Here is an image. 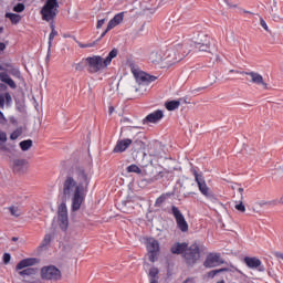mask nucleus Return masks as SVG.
<instances>
[{
    "instance_id": "nucleus-1",
    "label": "nucleus",
    "mask_w": 283,
    "mask_h": 283,
    "mask_svg": "<svg viewBox=\"0 0 283 283\" xmlns=\"http://www.w3.org/2000/svg\"><path fill=\"white\" fill-rule=\"evenodd\" d=\"M75 175L77 186L72 197L71 216L81 210V206L85 202V197L87 196V189H90V182H92V177L83 166H75Z\"/></svg>"
},
{
    "instance_id": "nucleus-2",
    "label": "nucleus",
    "mask_w": 283,
    "mask_h": 283,
    "mask_svg": "<svg viewBox=\"0 0 283 283\" xmlns=\"http://www.w3.org/2000/svg\"><path fill=\"white\" fill-rule=\"evenodd\" d=\"M118 56V49L114 48L109 51L106 57L101 55H93L87 57L88 74H98L102 70H105L112 65V61Z\"/></svg>"
},
{
    "instance_id": "nucleus-3",
    "label": "nucleus",
    "mask_w": 283,
    "mask_h": 283,
    "mask_svg": "<svg viewBox=\"0 0 283 283\" xmlns=\"http://www.w3.org/2000/svg\"><path fill=\"white\" fill-rule=\"evenodd\" d=\"M8 87L17 90V82L8 73H0V109L12 107V94L8 92Z\"/></svg>"
},
{
    "instance_id": "nucleus-4",
    "label": "nucleus",
    "mask_w": 283,
    "mask_h": 283,
    "mask_svg": "<svg viewBox=\"0 0 283 283\" xmlns=\"http://www.w3.org/2000/svg\"><path fill=\"white\" fill-rule=\"evenodd\" d=\"M190 174L195 176V182H197L201 196H205V198L210 200V202H218V195H216L213 190L207 186L205 175L202 171H200V168H198V166H193V164H190Z\"/></svg>"
},
{
    "instance_id": "nucleus-5",
    "label": "nucleus",
    "mask_w": 283,
    "mask_h": 283,
    "mask_svg": "<svg viewBox=\"0 0 283 283\" xmlns=\"http://www.w3.org/2000/svg\"><path fill=\"white\" fill-rule=\"evenodd\" d=\"M187 50V45L185 44H176L171 49H168L166 52V57L164 61L167 65H176V63H180L185 57L188 56L189 52Z\"/></svg>"
},
{
    "instance_id": "nucleus-6",
    "label": "nucleus",
    "mask_w": 283,
    "mask_h": 283,
    "mask_svg": "<svg viewBox=\"0 0 283 283\" xmlns=\"http://www.w3.org/2000/svg\"><path fill=\"white\" fill-rule=\"evenodd\" d=\"M202 258V250L200 249V244L197 242L188 245L185 254H184V262L189 269H193L200 259Z\"/></svg>"
},
{
    "instance_id": "nucleus-7",
    "label": "nucleus",
    "mask_w": 283,
    "mask_h": 283,
    "mask_svg": "<svg viewBox=\"0 0 283 283\" xmlns=\"http://www.w3.org/2000/svg\"><path fill=\"white\" fill-rule=\"evenodd\" d=\"M42 21H54L59 14V0H45L44 6L40 10Z\"/></svg>"
},
{
    "instance_id": "nucleus-8",
    "label": "nucleus",
    "mask_w": 283,
    "mask_h": 283,
    "mask_svg": "<svg viewBox=\"0 0 283 283\" xmlns=\"http://www.w3.org/2000/svg\"><path fill=\"white\" fill-rule=\"evenodd\" d=\"M161 211L165 213H170V216H174L177 228L181 231V233H187L189 231V223L187 222V219H185V214H182V211H180V208L176 206H171L169 208H161Z\"/></svg>"
},
{
    "instance_id": "nucleus-9",
    "label": "nucleus",
    "mask_w": 283,
    "mask_h": 283,
    "mask_svg": "<svg viewBox=\"0 0 283 283\" xmlns=\"http://www.w3.org/2000/svg\"><path fill=\"white\" fill-rule=\"evenodd\" d=\"M191 48H195L196 52H211V36L205 32H199L197 36L191 39Z\"/></svg>"
},
{
    "instance_id": "nucleus-10",
    "label": "nucleus",
    "mask_w": 283,
    "mask_h": 283,
    "mask_svg": "<svg viewBox=\"0 0 283 283\" xmlns=\"http://www.w3.org/2000/svg\"><path fill=\"white\" fill-rule=\"evenodd\" d=\"M41 280L59 282L63 279L61 270L56 265H44L40 270Z\"/></svg>"
},
{
    "instance_id": "nucleus-11",
    "label": "nucleus",
    "mask_w": 283,
    "mask_h": 283,
    "mask_svg": "<svg viewBox=\"0 0 283 283\" xmlns=\"http://www.w3.org/2000/svg\"><path fill=\"white\" fill-rule=\"evenodd\" d=\"M144 240L149 262H157L158 255L160 254V242L154 237H144Z\"/></svg>"
},
{
    "instance_id": "nucleus-12",
    "label": "nucleus",
    "mask_w": 283,
    "mask_h": 283,
    "mask_svg": "<svg viewBox=\"0 0 283 283\" xmlns=\"http://www.w3.org/2000/svg\"><path fill=\"white\" fill-rule=\"evenodd\" d=\"M147 147L148 155L153 158H156L157 160H160V158H165V160H174V158L171 157H165L167 153H165V145L163 144V142L155 139L153 142H149Z\"/></svg>"
},
{
    "instance_id": "nucleus-13",
    "label": "nucleus",
    "mask_w": 283,
    "mask_h": 283,
    "mask_svg": "<svg viewBox=\"0 0 283 283\" xmlns=\"http://www.w3.org/2000/svg\"><path fill=\"white\" fill-rule=\"evenodd\" d=\"M0 74H7V76H14V78H18L22 85H27L25 77L21 74V70L19 67H14V64L4 62L0 65Z\"/></svg>"
},
{
    "instance_id": "nucleus-14",
    "label": "nucleus",
    "mask_w": 283,
    "mask_h": 283,
    "mask_svg": "<svg viewBox=\"0 0 283 283\" xmlns=\"http://www.w3.org/2000/svg\"><path fill=\"white\" fill-rule=\"evenodd\" d=\"M130 146L132 157L136 163H140V160H143L145 156H147V154L145 153V147H147V145L142 139L134 138Z\"/></svg>"
},
{
    "instance_id": "nucleus-15",
    "label": "nucleus",
    "mask_w": 283,
    "mask_h": 283,
    "mask_svg": "<svg viewBox=\"0 0 283 283\" xmlns=\"http://www.w3.org/2000/svg\"><path fill=\"white\" fill-rule=\"evenodd\" d=\"M17 273L22 277V282L24 283H41V279L38 277L39 268H27L17 271Z\"/></svg>"
},
{
    "instance_id": "nucleus-16",
    "label": "nucleus",
    "mask_w": 283,
    "mask_h": 283,
    "mask_svg": "<svg viewBox=\"0 0 283 283\" xmlns=\"http://www.w3.org/2000/svg\"><path fill=\"white\" fill-rule=\"evenodd\" d=\"M57 222L61 231H67L70 227V217L67 216V205L62 201L57 207Z\"/></svg>"
},
{
    "instance_id": "nucleus-17",
    "label": "nucleus",
    "mask_w": 283,
    "mask_h": 283,
    "mask_svg": "<svg viewBox=\"0 0 283 283\" xmlns=\"http://www.w3.org/2000/svg\"><path fill=\"white\" fill-rule=\"evenodd\" d=\"M222 264H224V259L219 252L208 253L203 261L205 269H216V266H222Z\"/></svg>"
},
{
    "instance_id": "nucleus-18",
    "label": "nucleus",
    "mask_w": 283,
    "mask_h": 283,
    "mask_svg": "<svg viewBox=\"0 0 283 283\" xmlns=\"http://www.w3.org/2000/svg\"><path fill=\"white\" fill-rule=\"evenodd\" d=\"M133 74L135 76L136 83L139 85H149V83H154V81L158 80L156 75H151L145 71L133 70Z\"/></svg>"
},
{
    "instance_id": "nucleus-19",
    "label": "nucleus",
    "mask_w": 283,
    "mask_h": 283,
    "mask_svg": "<svg viewBox=\"0 0 283 283\" xmlns=\"http://www.w3.org/2000/svg\"><path fill=\"white\" fill-rule=\"evenodd\" d=\"M243 263L245 266H248V269L259 271V273H264V271H266V268L262 264V261L256 256H244Z\"/></svg>"
},
{
    "instance_id": "nucleus-20",
    "label": "nucleus",
    "mask_w": 283,
    "mask_h": 283,
    "mask_svg": "<svg viewBox=\"0 0 283 283\" xmlns=\"http://www.w3.org/2000/svg\"><path fill=\"white\" fill-rule=\"evenodd\" d=\"M156 167H154L153 165L150 166H145V168L143 169L142 176H146L147 179H142L140 180V185H143V187H147V185H151V180H154V178H156Z\"/></svg>"
},
{
    "instance_id": "nucleus-21",
    "label": "nucleus",
    "mask_w": 283,
    "mask_h": 283,
    "mask_svg": "<svg viewBox=\"0 0 283 283\" xmlns=\"http://www.w3.org/2000/svg\"><path fill=\"white\" fill-rule=\"evenodd\" d=\"M76 187H78V182L72 175H67L63 184V196H72V192L76 191Z\"/></svg>"
},
{
    "instance_id": "nucleus-22",
    "label": "nucleus",
    "mask_w": 283,
    "mask_h": 283,
    "mask_svg": "<svg viewBox=\"0 0 283 283\" xmlns=\"http://www.w3.org/2000/svg\"><path fill=\"white\" fill-rule=\"evenodd\" d=\"M165 118V112L163 109H157L153 113H149L144 119L143 125H149V123H153V125H156V123H160Z\"/></svg>"
},
{
    "instance_id": "nucleus-23",
    "label": "nucleus",
    "mask_w": 283,
    "mask_h": 283,
    "mask_svg": "<svg viewBox=\"0 0 283 283\" xmlns=\"http://www.w3.org/2000/svg\"><path fill=\"white\" fill-rule=\"evenodd\" d=\"M40 263H41V259L39 258H25L17 263L15 271H23L25 269H30V266H34L35 264H40Z\"/></svg>"
},
{
    "instance_id": "nucleus-24",
    "label": "nucleus",
    "mask_w": 283,
    "mask_h": 283,
    "mask_svg": "<svg viewBox=\"0 0 283 283\" xmlns=\"http://www.w3.org/2000/svg\"><path fill=\"white\" fill-rule=\"evenodd\" d=\"M12 169L13 174L23 176V174L28 172V159H14Z\"/></svg>"
},
{
    "instance_id": "nucleus-25",
    "label": "nucleus",
    "mask_w": 283,
    "mask_h": 283,
    "mask_svg": "<svg viewBox=\"0 0 283 283\" xmlns=\"http://www.w3.org/2000/svg\"><path fill=\"white\" fill-rule=\"evenodd\" d=\"M132 143H134V139L130 138L118 139L113 149V154H123L124 151H127V149L132 147Z\"/></svg>"
},
{
    "instance_id": "nucleus-26",
    "label": "nucleus",
    "mask_w": 283,
    "mask_h": 283,
    "mask_svg": "<svg viewBox=\"0 0 283 283\" xmlns=\"http://www.w3.org/2000/svg\"><path fill=\"white\" fill-rule=\"evenodd\" d=\"M241 74H245V76H251L252 83H254L255 85H262L263 90H269V84L264 82V77L260 75V73L243 71L241 72Z\"/></svg>"
},
{
    "instance_id": "nucleus-27",
    "label": "nucleus",
    "mask_w": 283,
    "mask_h": 283,
    "mask_svg": "<svg viewBox=\"0 0 283 283\" xmlns=\"http://www.w3.org/2000/svg\"><path fill=\"white\" fill-rule=\"evenodd\" d=\"M188 247L189 243L187 242H175L170 248V253L172 255H181L185 258V253L187 252Z\"/></svg>"
},
{
    "instance_id": "nucleus-28",
    "label": "nucleus",
    "mask_w": 283,
    "mask_h": 283,
    "mask_svg": "<svg viewBox=\"0 0 283 283\" xmlns=\"http://www.w3.org/2000/svg\"><path fill=\"white\" fill-rule=\"evenodd\" d=\"M177 189H178L177 187H174L172 191L161 193L156 199L154 207H158V208L163 209V205H165V202H167V200H169V198H171L172 196H176Z\"/></svg>"
},
{
    "instance_id": "nucleus-29",
    "label": "nucleus",
    "mask_w": 283,
    "mask_h": 283,
    "mask_svg": "<svg viewBox=\"0 0 283 283\" xmlns=\"http://www.w3.org/2000/svg\"><path fill=\"white\" fill-rule=\"evenodd\" d=\"M125 19V12L116 13L108 22V30H114L116 25H120Z\"/></svg>"
},
{
    "instance_id": "nucleus-30",
    "label": "nucleus",
    "mask_w": 283,
    "mask_h": 283,
    "mask_svg": "<svg viewBox=\"0 0 283 283\" xmlns=\"http://www.w3.org/2000/svg\"><path fill=\"white\" fill-rule=\"evenodd\" d=\"M182 103V98L179 99H168L165 102L164 106L168 112H176L180 104Z\"/></svg>"
},
{
    "instance_id": "nucleus-31",
    "label": "nucleus",
    "mask_w": 283,
    "mask_h": 283,
    "mask_svg": "<svg viewBox=\"0 0 283 283\" xmlns=\"http://www.w3.org/2000/svg\"><path fill=\"white\" fill-rule=\"evenodd\" d=\"M6 143H8V134L3 130H0V151L12 154V150L6 146Z\"/></svg>"
},
{
    "instance_id": "nucleus-32",
    "label": "nucleus",
    "mask_w": 283,
    "mask_h": 283,
    "mask_svg": "<svg viewBox=\"0 0 283 283\" xmlns=\"http://www.w3.org/2000/svg\"><path fill=\"white\" fill-rule=\"evenodd\" d=\"M4 17L9 19L11 25H19V23H21V20L23 19L21 14L12 12H6Z\"/></svg>"
},
{
    "instance_id": "nucleus-33",
    "label": "nucleus",
    "mask_w": 283,
    "mask_h": 283,
    "mask_svg": "<svg viewBox=\"0 0 283 283\" xmlns=\"http://www.w3.org/2000/svg\"><path fill=\"white\" fill-rule=\"evenodd\" d=\"M171 169L175 170V167L166 166L163 171L155 172V178L150 179V182H156L157 180H161V178H165V174H171Z\"/></svg>"
},
{
    "instance_id": "nucleus-34",
    "label": "nucleus",
    "mask_w": 283,
    "mask_h": 283,
    "mask_svg": "<svg viewBox=\"0 0 283 283\" xmlns=\"http://www.w3.org/2000/svg\"><path fill=\"white\" fill-rule=\"evenodd\" d=\"M229 271H231V269H229V268L214 269V270L207 272L206 277H208L209 280H213V277H216V275H220V273H229Z\"/></svg>"
},
{
    "instance_id": "nucleus-35",
    "label": "nucleus",
    "mask_w": 283,
    "mask_h": 283,
    "mask_svg": "<svg viewBox=\"0 0 283 283\" xmlns=\"http://www.w3.org/2000/svg\"><path fill=\"white\" fill-rule=\"evenodd\" d=\"M90 72V64L87 62V57H83L78 63L75 64L76 72Z\"/></svg>"
},
{
    "instance_id": "nucleus-36",
    "label": "nucleus",
    "mask_w": 283,
    "mask_h": 283,
    "mask_svg": "<svg viewBox=\"0 0 283 283\" xmlns=\"http://www.w3.org/2000/svg\"><path fill=\"white\" fill-rule=\"evenodd\" d=\"M149 61L153 65H160L163 61V53H158V51H153L149 55Z\"/></svg>"
},
{
    "instance_id": "nucleus-37",
    "label": "nucleus",
    "mask_w": 283,
    "mask_h": 283,
    "mask_svg": "<svg viewBox=\"0 0 283 283\" xmlns=\"http://www.w3.org/2000/svg\"><path fill=\"white\" fill-rule=\"evenodd\" d=\"M277 205H283V197H281L280 199H274L271 201H260L259 206L260 207H277Z\"/></svg>"
},
{
    "instance_id": "nucleus-38",
    "label": "nucleus",
    "mask_w": 283,
    "mask_h": 283,
    "mask_svg": "<svg viewBox=\"0 0 283 283\" xmlns=\"http://www.w3.org/2000/svg\"><path fill=\"white\" fill-rule=\"evenodd\" d=\"M33 145H34V142H32V139H24L19 143V147L21 151H30Z\"/></svg>"
},
{
    "instance_id": "nucleus-39",
    "label": "nucleus",
    "mask_w": 283,
    "mask_h": 283,
    "mask_svg": "<svg viewBox=\"0 0 283 283\" xmlns=\"http://www.w3.org/2000/svg\"><path fill=\"white\" fill-rule=\"evenodd\" d=\"M126 174H137V176H143V169L136 164H132L126 167Z\"/></svg>"
},
{
    "instance_id": "nucleus-40",
    "label": "nucleus",
    "mask_w": 283,
    "mask_h": 283,
    "mask_svg": "<svg viewBox=\"0 0 283 283\" xmlns=\"http://www.w3.org/2000/svg\"><path fill=\"white\" fill-rule=\"evenodd\" d=\"M14 101L17 112H19L20 114H25V102H21V99H19L18 97H14Z\"/></svg>"
},
{
    "instance_id": "nucleus-41",
    "label": "nucleus",
    "mask_w": 283,
    "mask_h": 283,
    "mask_svg": "<svg viewBox=\"0 0 283 283\" xmlns=\"http://www.w3.org/2000/svg\"><path fill=\"white\" fill-rule=\"evenodd\" d=\"M52 238H54V235L52 233L45 234L39 249H45V247H48V244H50V242H52Z\"/></svg>"
},
{
    "instance_id": "nucleus-42",
    "label": "nucleus",
    "mask_w": 283,
    "mask_h": 283,
    "mask_svg": "<svg viewBox=\"0 0 283 283\" xmlns=\"http://www.w3.org/2000/svg\"><path fill=\"white\" fill-rule=\"evenodd\" d=\"M23 134V127L19 126L17 129H14L11 134H10V140H17V138H19V136H21Z\"/></svg>"
},
{
    "instance_id": "nucleus-43",
    "label": "nucleus",
    "mask_w": 283,
    "mask_h": 283,
    "mask_svg": "<svg viewBox=\"0 0 283 283\" xmlns=\"http://www.w3.org/2000/svg\"><path fill=\"white\" fill-rule=\"evenodd\" d=\"M12 10L17 13V14H21V12L25 11V3L23 2H18L15 6H13Z\"/></svg>"
},
{
    "instance_id": "nucleus-44",
    "label": "nucleus",
    "mask_w": 283,
    "mask_h": 283,
    "mask_svg": "<svg viewBox=\"0 0 283 283\" xmlns=\"http://www.w3.org/2000/svg\"><path fill=\"white\" fill-rule=\"evenodd\" d=\"M160 273V270H158V268L153 266L149 270L148 276L150 277V280H158V274Z\"/></svg>"
},
{
    "instance_id": "nucleus-45",
    "label": "nucleus",
    "mask_w": 283,
    "mask_h": 283,
    "mask_svg": "<svg viewBox=\"0 0 283 283\" xmlns=\"http://www.w3.org/2000/svg\"><path fill=\"white\" fill-rule=\"evenodd\" d=\"M54 36H59V31L53 30L49 34V48H52V41H54Z\"/></svg>"
},
{
    "instance_id": "nucleus-46",
    "label": "nucleus",
    "mask_w": 283,
    "mask_h": 283,
    "mask_svg": "<svg viewBox=\"0 0 283 283\" xmlns=\"http://www.w3.org/2000/svg\"><path fill=\"white\" fill-rule=\"evenodd\" d=\"M234 208L237 209V211H240V213H244V211H247V206H244V202L242 201L237 203Z\"/></svg>"
},
{
    "instance_id": "nucleus-47",
    "label": "nucleus",
    "mask_w": 283,
    "mask_h": 283,
    "mask_svg": "<svg viewBox=\"0 0 283 283\" xmlns=\"http://www.w3.org/2000/svg\"><path fill=\"white\" fill-rule=\"evenodd\" d=\"M10 260H12V255L8 252H4V254L2 256L3 264H10Z\"/></svg>"
},
{
    "instance_id": "nucleus-48",
    "label": "nucleus",
    "mask_w": 283,
    "mask_h": 283,
    "mask_svg": "<svg viewBox=\"0 0 283 283\" xmlns=\"http://www.w3.org/2000/svg\"><path fill=\"white\" fill-rule=\"evenodd\" d=\"M76 43H77L78 48H82V49L94 48V45H96V42H91V43L83 44L80 41H76Z\"/></svg>"
},
{
    "instance_id": "nucleus-49",
    "label": "nucleus",
    "mask_w": 283,
    "mask_h": 283,
    "mask_svg": "<svg viewBox=\"0 0 283 283\" xmlns=\"http://www.w3.org/2000/svg\"><path fill=\"white\" fill-rule=\"evenodd\" d=\"M112 29H109V24H107L105 31L101 34V36L97 40L94 41V43L95 44L98 43L107 34V32H109Z\"/></svg>"
},
{
    "instance_id": "nucleus-50",
    "label": "nucleus",
    "mask_w": 283,
    "mask_h": 283,
    "mask_svg": "<svg viewBox=\"0 0 283 283\" xmlns=\"http://www.w3.org/2000/svg\"><path fill=\"white\" fill-rule=\"evenodd\" d=\"M0 125H8V118L6 115L0 111Z\"/></svg>"
},
{
    "instance_id": "nucleus-51",
    "label": "nucleus",
    "mask_w": 283,
    "mask_h": 283,
    "mask_svg": "<svg viewBox=\"0 0 283 283\" xmlns=\"http://www.w3.org/2000/svg\"><path fill=\"white\" fill-rule=\"evenodd\" d=\"M260 24L265 30V32H271V30H269V25L266 24V21H264L262 18L260 19Z\"/></svg>"
},
{
    "instance_id": "nucleus-52",
    "label": "nucleus",
    "mask_w": 283,
    "mask_h": 283,
    "mask_svg": "<svg viewBox=\"0 0 283 283\" xmlns=\"http://www.w3.org/2000/svg\"><path fill=\"white\" fill-rule=\"evenodd\" d=\"M103 25H105V18L97 20L96 29L101 30Z\"/></svg>"
},
{
    "instance_id": "nucleus-53",
    "label": "nucleus",
    "mask_w": 283,
    "mask_h": 283,
    "mask_svg": "<svg viewBox=\"0 0 283 283\" xmlns=\"http://www.w3.org/2000/svg\"><path fill=\"white\" fill-rule=\"evenodd\" d=\"M9 211H10L11 216H14L15 218H19V214L17 213L18 208L12 206V207L9 208Z\"/></svg>"
},
{
    "instance_id": "nucleus-54",
    "label": "nucleus",
    "mask_w": 283,
    "mask_h": 283,
    "mask_svg": "<svg viewBox=\"0 0 283 283\" xmlns=\"http://www.w3.org/2000/svg\"><path fill=\"white\" fill-rule=\"evenodd\" d=\"M9 122L11 123V125H13L14 127H17L19 125V122L17 120L15 116H10L9 117Z\"/></svg>"
},
{
    "instance_id": "nucleus-55",
    "label": "nucleus",
    "mask_w": 283,
    "mask_h": 283,
    "mask_svg": "<svg viewBox=\"0 0 283 283\" xmlns=\"http://www.w3.org/2000/svg\"><path fill=\"white\" fill-rule=\"evenodd\" d=\"M268 275L273 280H277V274H275V271H273V269L268 270Z\"/></svg>"
},
{
    "instance_id": "nucleus-56",
    "label": "nucleus",
    "mask_w": 283,
    "mask_h": 283,
    "mask_svg": "<svg viewBox=\"0 0 283 283\" xmlns=\"http://www.w3.org/2000/svg\"><path fill=\"white\" fill-rule=\"evenodd\" d=\"M6 48H8V41L0 42V52H6Z\"/></svg>"
},
{
    "instance_id": "nucleus-57",
    "label": "nucleus",
    "mask_w": 283,
    "mask_h": 283,
    "mask_svg": "<svg viewBox=\"0 0 283 283\" xmlns=\"http://www.w3.org/2000/svg\"><path fill=\"white\" fill-rule=\"evenodd\" d=\"M129 202H134V200H132V197H130V196H128V197L126 198V200L122 201V205H123L124 207H127V203H129Z\"/></svg>"
},
{
    "instance_id": "nucleus-58",
    "label": "nucleus",
    "mask_w": 283,
    "mask_h": 283,
    "mask_svg": "<svg viewBox=\"0 0 283 283\" xmlns=\"http://www.w3.org/2000/svg\"><path fill=\"white\" fill-rule=\"evenodd\" d=\"M50 56H52V48L49 46L45 61H50Z\"/></svg>"
},
{
    "instance_id": "nucleus-59",
    "label": "nucleus",
    "mask_w": 283,
    "mask_h": 283,
    "mask_svg": "<svg viewBox=\"0 0 283 283\" xmlns=\"http://www.w3.org/2000/svg\"><path fill=\"white\" fill-rule=\"evenodd\" d=\"M49 23H50L51 32H53V30H56V25L54 24V20L49 21Z\"/></svg>"
},
{
    "instance_id": "nucleus-60",
    "label": "nucleus",
    "mask_w": 283,
    "mask_h": 283,
    "mask_svg": "<svg viewBox=\"0 0 283 283\" xmlns=\"http://www.w3.org/2000/svg\"><path fill=\"white\" fill-rule=\"evenodd\" d=\"M242 72H244V71H238V70H230L229 71L230 74H242Z\"/></svg>"
},
{
    "instance_id": "nucleus-61",
    "label": "nucleus",
    "mask_w": 283,
    "mask_h": 283,
    "mask_svg": "<svg viewBox=\"0 0 283 283\" xmlns=\"http://www.w3.org/2000/svg\"><path fill=\"white\" fill-rule=\"evenodd\" d=\"M274 255L276 258H280L281 260H283V253L282 252H274Z\"/></svg>"
},
{
    "instance_id": "nucleus-62",
    "label": "nucleus",
    "mask_w": 283,
    "mask_h": 283,
    "mask_svg": "<svg viewBox=\"0 0 283 283\" xmlns=\"http://www.w3.org/2000/svg\"><path fill=\"white\" fill-rule=\"evenodd\" d=\"M189 196H196V192L184 193V198H189Z\"/></svg>"
},
{
    "instance_id": "nucleus-63",
    "label": "nucleus",
    "mask_w": 283,
    "mask_h": 283,
    "mask_svg": "<svg viewBox=\"0 0 283 283\" xmlns=\"http://www.w3.org/2000/svg\"><path fill=\"white\" fill-rule=\"evenodd\" d=\"M114 106H109L108 107V114H109V116H112V114H114Z\"/></svg>"
},
{
    "instance_id": "nucleus-64",
    "label": "nucleus",
    "mask_w": 283,
    "mask_h": 283,
    "mask_svg": "<svg viewBox=\"0 0 283 283\" xmlns=\"http://www.w3.org/2000/svg\"><path fill=\"white\" fill-rule=\"evenodd\" d=\"M149 283H158V279H150Z\"/></svg>"
}]
</instances>
